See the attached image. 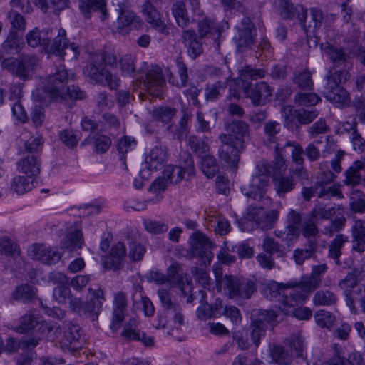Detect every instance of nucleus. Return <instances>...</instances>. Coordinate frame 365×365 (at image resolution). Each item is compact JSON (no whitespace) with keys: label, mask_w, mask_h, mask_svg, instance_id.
I'll use <instances>...</instances> for the list:
<instances>
[{"label":"nucleus","mask_w":365,"mask_h":365,"mask_svg":"<svg viewBox=\"0 0 365 365\" xmlns=\"http://www.w3.org/2000/svg\"><path fill=\"white\" fill-rule=\"evenodd\" d=\"M115 68L117 66V58L111 53L101 51L91 53L88 64L83 68V74L89 78L91 83L108 86L115 90L120 86V78L113 74L104 66Z\"/></svg>","instance_id":"nucleus-1"},{"label":"nucleus","mask_w":365,"mask_h":365,"mask_svg":"<svg viewBox=\"0 0 365 365\" xmlns=\"http://www.w3.org/2000/svg\"><path fill=\"white\" fill-rule=\"evenodd\" d=\"M70 78L64 65L59 64L46 78L44 86L32 92L35 101L45 104L64 100L65 84Z\"/></svg>","instance_id":"nucleus-2"},{"label":"nucleus","mask_w":365,"mask_h":365,"mask_svg":"<svg viewBox=\"0 0 365 365\" xmlns=\"http://www.w3.org/2000/svg\"><path fill=\"white\" fill-rule=\"evenodd\" d=\"M264 76V71L262 69H255L250 66L242 68L240 78L242 81V91L246 97L250 98L255 106L264 104L265 99L272 96L270 86L264 81L252 84L249 80H256Z\"/></svg>","instance_id":"nucleus-3"},{"label":"nucleus","mask_w":365,"mask_h":365,"mask_svg":"<svg viewBox=\"0 0 365 365\" xmlns=\"http://www.w3.org/2000/svg\"><path fill=\"white\" fill-rule=\"evenodd\" d=\"M349 76V72L345 69L335 71L329 70L325 76L327 83L324 85V97L337 107L349 105V95L341 84L346 83Z\"/></svg>","instance_id":"nucleus-4"},{"label":"nucleus","mask_w":365,"mask_h":365,"mask_svg":"<svg viewBox=\"0 0 365 365\" xmlns=\"http://www.w3.org/2000/svg\"><path fill=\"white\" fill-rule=\"evenodd\" d=\"M38 63L35 55L22 54L19 58L0 56V67L22 81L31 78L32 72Z\"/></svg>","instance_id":"nucleus-5"},{"label":"nucleus","mask_w":365,"mask_h":365,"mask_svg":"<svg viewBox=\"0 0 365 365\" xmlns=\"http://www.w3.org/2000/svg\"><path fill=\"white\" fill-rule=\"evenodd\" d=\"M139 71L145 72V76H141L140 80L143 88L153 97L161 98L163 94L161 88L165 85V79L160 67L158 65L148 66L146 63H143Z\"/></svg>","instance_id":"nucleus-6"},{"label":"nucleus","mask_w":365,"mask_h":365,"mask_svg":"<svg viewBox=\"0 0 365 365\" xmlns=\"http://www.w3.org/2000/svg\"><path fill=\"white\" fill-rule=\"evenodd\" d=\"M293 289L284 294L282 305L280 309L286 315H293L297 319L307 320L312 317V311L307 307H299L297 305L304 302L309 297H299L301 289L292 287Z\"/></svg>","instance_id":"nucleus-7"},{"label":"nucleus","mask_w":365,"mask_h":365,"mask_svg":"<svg viewBox=\"0 0 365 365\" xmlns=\"http://www.w3.org/2000/svg\"><path fill=\"white\" fill-rule=\"evenodd\" d=\"M189 242L191 257L199 259L201 265H210L214 257L212 250L215 245L199 232H195L191 235Z\"/></svg>","instance_id":"nucleus-8"},{"label":"nucleus","mask_w":365,"mask_h":365,"mask_svg":"<svg viewBox=\"0 0 365 365\" xmlns=\"http://www.w3.org/2000/svg\"><path fill=\"white\" fill-rule=\"evenodd\" d=\"M53 31L50 29L39 31L37 28L30 31L26 36L28 45L32 48L41 47L47 53L58 50L61 44V38H53Z\"/></svg>","instance_id":"nucleus-9"},{"label":"nucleus","mask_w":365,"mask_h":365,"mask_svg":"<svg viewBox=\"0 0 365 365\" xmlns=\"http://www.w3.org/2000/svg\"><path fill=\"white\" fill-rule=\"evenodd\" d=\"M223 283L231 299H249L256 291L255 284L252 281L233 275H225Z\"/></svg>","instance_id":"nucleus-10"},{"label":"nucleus","mask_w":365,"mask_h":365,"mask_svg":"<svg viewBox=\"0 0 365 365\" xmlns=\"http://www.w3.org/2000/svg\"><path fill=\"white\" fill-rule=\"evenodd\" d=\"M327 269L326 264L314 265L310 275L303 276L299 282H289L287 285L300 289L299 297H309L310 294L320 286L321 276L325 274Z\"/></svg>","instance_id":"nucleus-11"},{"label":"nucleus","mask_w":365,"mask_h":365,"mask_svg":"<svg viewBox=\"0 0 365 365\" xmlns=\"http://www.w3.org/2000/svg\"><path fill=\"white\" fill-rule=\"evenodd\" d=\"M278 217L279 212L277 210L266 212L262 207L250 206L247 209L246 219L242 226L254 222L261 230H267L274 227Z\"/></svg>","instance_id":"nucleus-12"},{"label":"nucleus","mask_w":365,"mask_h":365,"mask_svg":"<svg viewBox=\"0 0 365 365\" xmlns=\"http://www.w3.org/2000/svg\"><path fill=\"white\" fill-rule=\"evenodd\" d=\"M225 133L220 135L228 137V141L245 148V144L250 140L249 125L245 121L234 120L232 122H226L224 124Z\"/></svg>","instance_id":"nucleus-13"},{"label":"nucleus","mask_w":365,"mask_h":365,"mask_svg":"<svg viewBox=\"0 0 365 365\" xmlns=\"http://www.w3.org/2000/svg\"><path fill=\"white\" fill-rule=\"evenodd\" d=\"M158 295L163 308L164 314L167 317H171L174 323L182 326L184 324L182 308L179 304L172 299L170 292L165 289H161L158 291Z\"/></svg>","instance_id":"nucleus-14"},{"label":"nucleus","mask_w":365,"mask_h":365,"mask_svg":"<svg viewBox=\"0 0 365 365\" xmlns=\"http://www.w3.org/2000/svg\"><path fill=\"white\" fill-rule=\"evenodd\" d=\"M195 173V167L192 158L187 156L184 165H168L163 172V177L173 183H178L183 179L188 178Z\"/></svg>","instance_id":"nucleus-15"},{"label":"nucleus","mask_w":365,"mask_h":365,"mask_svg":"<svg viewBox=\"0 0 365 365\" xmlns=\"http://www.w3.org/2000/svg\"><path fill=\"white\" fill-rule=\"evenodd\" d=\"M29 255L34 260L45 264H56L61 258V254L43 244H33L28 250Z\"/></svg>","instance_id":"nucleus-16"},{"label":"nucleus","mask_w":365,"mask_h":365,"mask_svg":"<svg viewBox=\"0 0 365 365\" xmlns=\"http://www.w3.org/2000/svg\"><path fill=\"white\" fill-rule=\"evenodd\" d=\"M118 16L116 21V29L121 34H128L133 29H138L143 21L140 17L129 9H124L119 4Z\"/></svg>","instance_id":"nucleus-17"},{"label":"nucleus","mask_w":365,"mask_h":365,"mask_svg":"<svg viewBox=\"0 0 365 365\" xmlns=\"http://www.w3.org/2000/svg\"><path fill=\"white\" fill-rule=\"evenodd\" d=\"M228 137L219 135L218 138L221 143L218 156L220 159L230 165H235L240 160V153L244 150L241 147L228 141Z\"/></svg>","instance_id":"nucleus-18"},{"label":"nucleus","mask_w":365,"mask_h":365,"mask_svg":"<svg viewBox=\"0 0 365 365\" xmlns=\"http://www.w3.org/2000/svg\"><path fill=\"white\" fill-rule=\"evenodd\" d=\"M287 150H289L290 152L292 162L296 165V168L293 170V173L302 180H307L308 173L303 166L304 161L303 154H304V151L302 145L296 142L288 141L282 148V151H284V153Z\"/></svg>","instance_id":"nucleus-19"},{"label":"nucleus","mask_w":365,"mask_h":365,"mask_svg":"<svg viewBox=\"0 0 365 365\" xmlns=\"http://www.w3.org/2000/svg\"><path fill=\"white\" fill-rule=\"evenodd\" d=\"M237 29V36L234 37V40L237 50L242 52L245 48L250 47L253 43L255 27L250 18L245 16L242 18Z\"/></svg>","instance_id":"nucleus-20"},{"label":"nucleus","mask_w":365,"mask_h":365,"mask_svg":"<svg viewBox=\"0 0 365 365\" xmlns=\"http://www.w3.org/2000/svg\"><path fill=\"white\" fill-rule=\"evenodd\" d=\"M88 291L92 297L84 303L83 317H88L92 321H95L98 319L102 309V305L106 301L105 293L101 289L96 290L89 289Z\"/></svg>","instance_id":"nucleus-21"},{"label":"nucleus","mask_w":365,"mask_h":365,"mask_svg":"<svg viewBox=\"0 0 365 365\" xmlns=\"http://www.w3.org/2000/svg\"><path fill=\"white\" fill-rule=\"evenodd\" d=\"M63 337L61 339V346L71 350L80 348L81 346V334L79 326L68 322L63 323Z\"/></svg>","instance_id":"nucleus-22"},{"label":"nucleus","mask_w":365,"mask_h":365,"mask_svg":"<svg viewBox=\"0 0 365 365\" xmlns=\"http://www.w3.org/2000/svg\"><path fill=\"white\" fill-rule=\"evenodd\" d=\"M269 182L268 177L253 175L249 185L242 187V192L249 198L259 200L266 192Z\"/></svg>","instance_id":"nucleus-23"},{"label":"nucleus","mask_w":365,"mask_h":365,"mask_svg":"<svg viewBox=\"0 0 365 365\" xmlns=\"http://www.w3.org/2000/svg\"><path fill=\"white\" fill-rule=\"evenodd\" d=\"M56 38H61V44L58 50L52 51V54H55L60 58V61L63 59L64 56H67L71 60H76L80 54V48L76 43H69L66 38V32L63 29H59Z\"/></svg>","instance_id":"nucleus-24"},{"label":"nucleus","mask_w":365,"mask_h":365,"mask_svg":"<svg viewBox=\"0 0 365 365\" xmlns=\"http://www.w3.org/2000/svg\"><path fill=\"white\" fill-rule=\"evenodd\" d=\"M126 295L123 292H118L114 295L113 318L110 325L113 331H116L124 320V314L127 308Z\"/></svg>","instance_id":"nucleus-25"},{"label":"nucleus","mask_w":365,"mask_h":365,"mask_svg":"<svg viewBox=\"0 0 365 365\" xmlns=\"http://www.w3.org/2000/svg\"><path fill=\"white\" fill-rule=\"evenodd\" d=\"M279 11L284 19L297 18L301 26L306 30L305 20L307 18V10L301 5L294 6L287 1L280 0L279 1Z\"/></svg>","instance_id":"nucleus-26"},{"label":"nucleus","mask_w":365,"mask_h":365,"mask_svg":"<svg viewBox=\"0 0 365 365\" xmlns=\"http://www.w3.org/2000/svg\"><path fill=\"white\" fill-rule=\"evenodd\" d=\"M151 1L146 0L142 6V12L147 22L164 35H168L169 30L165 23L161 20L160 13L155 9Z\"/></svg>","instance_id":"nucleus-27"},{"label":"nucleus","mask_w":365,"mask_h":365,"mask_svg":"<svg viewBox=\"0 0 365 365\" xmlns=\"http://www.w3.org/2000/svg\"><path fill=\"white\" fill-rule=\"evenodd\" d=\"M18 171L35 180L41 172V160L38 155H27L17 163Z\"/></svg>","instance_id":"nucleus-28"},{"label":"nucleus","mask_w":365,"mask_h":365,"mask_svg":"<svg viewBox=\"0 0 365 365\" xmlns=\"http://www.w3.org/2000/svg\"><path fill=\"white\" fill-rule=\"evenodd\" d=\"M79 9L85 17H89L92 12L97 13L102 21L108 17L106 0H79Z\"/></svg>","instance_id":"nucleus-29"},{"label":"nucleus","mask_w":365,"mask_h":365,"mask_svg":"<svg viewBox=\"0 0 365 365\" xmlns=\"http://www.w3.org/2000/svg\"><path fill=\"white\" fill-rule=\"evenodd\" d=\"M319 249L318 240H310L302 247L294 250L292 259L297 265H302L306 260L315 259Z\"/></svg>","instance_id":"nucleus-30"},{"label":"nucleus","mask_w":365,"mask_h":365,"mask_svg":"<svg viewBox=\"0 0 365 365\" xmlns=\"http://www.w3.org/2000/svg\"><path fill=\"white\" fill-rule=\"evenodd\" d=\"M126 249L123 243L118 242L111 248L110 255L104 262L106 268L119 270L123 267V261L125 257Z\"/></svg>","instance_id":"nucleus-31"},{"label":"nucleus","mask_w":365,"mask_h":365,"mask_svg":"<svg viewBox=\"0 0 365 365\" xmlns=\"http://www.w3.org/2000/svg\"><path fill=\"white\" fill-rule=\"evenodd\" d=\"M166 160V153L161 148L155 147L146 156L144 168L141 173L145 172V169L148 170H156L163 168L164 163Z\"/></svg>","instance_id":"nucleus-32"},{"label":"nucleus","mask_w":365,"mask_h":365,"mask_svg":"<svg viewBox=\"0 0 365 365\" xmlns=\"http://www.w3.org/2000/svg\"><path fill=\"white\" fill-rule=\"evenodd\" d=\"M217 114L215 111L210 110L209 113H203L200 110L196 113L197 125L195 130L197 133H210L215 126Z\"/></svg>","instance_id":"nucleus-33"},{"label":"nucleus","mask_w":365,"mask_h":365,"mask_svg":"<svg viewBox=\"0 0 365 365\" xmlns=\"http://www.w3.org/2000/svg\"><path fill=\"white\" fill-rule=\"evenodd\" d=\"M352 250L362 253L365 251V222L356 220L351 228Z\"/></svg>","instance_id":"nucleus-34"},{"label":"nucleus","mask_w":365,"mask_h":365,"mask_svg":"<svg viewBox=\"0 0 365 365\" xmlns=\"http://www.w3.org/2000/svg\"><path fill=\"white\" fill-rule=\"evenodd\" d=\"M192 119V115L186 110H182V115L181 116L178 125L173 127L169 125L168 130L173 134V138L179 140H182L185 138L189 132L190 126L189 123Z\"/></svg>","instance_id":"nucleus-35"},{"label":"nucleus","mask_w":365,"mask_h":365,"mask_svg":"<svg viewBox=\"0 0 365 365\" xmlns=\"http://www.w3.org/2000/svg\"><path fill=\"white\" fill-rule=\"evenodd\" d=\"M83 237L82 232L75 228L69 232L61 242V247L71 252L76 251L82 247L83 245Z\"/></svg>","instance_id":"nucleus-36"},{"label":"nucleus","mask_w":365,"mask_h":365,"mask_svg":"<svg viewBox=\"0 0 365 365\" xmlns=\"http://www.w3.org/2000/svg\"><path fill=\"white\" fill-rule=\"evenodd\" d=\"M198 21L199 34L201 37L212 36L215 49L220 48V31L214 26V22L207 17Z\"/></svg>","instance_id":"nucleus-37"},{"label":"nucleus","mask_w":365,"mask_h":365,"mask_svg":"<svg viewBox=\"0 0 365 365\" xmlns=\"http://www.w3.org/2000/svg\"><path fill=\"white\" fill-rule=\"evenodd\" d=\"M292 289V287L287 285V283L282 284L272 282L264 287V295L267 299L271 301L278 299V301L280 302V307L282 305L284 294Z\"/></svg>","instance_id":"nucleus-38"},{"label":"nucleus","mask_w":365,"mask_h":365,"mask_svg":"<svg viewBox=\"0 0 365 365\" xmlns=\"http://www.w3.org/2000/svg\"><path fill=\"white\" fill-rule=\"evenodd\" d=\"M324 53L332 61L334 66L336 67L344 65V69L348 68V55L343 51L342 48L336 46L327 44L324 48Z\"/></svg>","instance_id":"nucleus-39"},{"label":"nucleus","mask_w":365,"mask_h":365,"mask_svg":"<svg viewBox=\"0 0 365 365\" xmlns=\"http://www.w3.org/2000/svg\"><path fill=\"white\" fill-rule=\"evenodd\" d=\"M167 279L180 289H183L185 284H190L187 274L181 270L178 264H173L168 268Z\"/></svg>","instance_id":"nucleus-40"},{"label":"nucleus","mask_w":365,"mask_h":365,"mask_svg":"<svg viewBox=\"0 0 365 365\" xmlns=\"http://www.w3.org/2000/svg\"><path fill=\"white\" fill-rule=\"evenodd\" d=\"M269 355L278 365H290L293 359V353L279 345H273L269 349Z\"/></svg>","instance_id":"nucleus-41"},{"label":"nucleus","mask_w":365,"mask_h":365,"mask_svg":"<svg viewBox=\"0 0 365 365\" xmlns=\"http://www.w3.org/2000/svg\"><path fill=\"white\" fill-rule=\"evenodd\" d=\"M34 179L27 176L16 175L11 180V190L18 195H23L33 189L34 187Z\"/></svg>","instance_id":"nucleus-42"},{"label":"nucleus","mask_w":365,"mask_h":365,"mask_svg":"<svg viewBox=\"0 0 365 365\" xmlns=\"http://www.w3.org/2000/svg\"><path fill=\"white\" fill-rule=\"evenodd\" d=\"M172 10L176 23L180 27L186 28L195 21V19H191L187 16V12L184 2H176L173 4Z\"/></svg>","instance_id":"nucleus-43"},{"label":"nucleus","mask_w":365,"mask_h":365,"mask_svg":"<svg viewBox=\"0 0 365 365\" xmlns=\"http://www.w3.org/2000/svg\"><path fill=\"white\" fill-rule=\"evenodd\" d=\"M41 321L33 313L28 312L20 317L19 324L15 327V331L20 334H26L33 330L36 326L40 327Z\"/></svg>","instance_id":"nucleus-44"},{"label":"nucleus","mask_w":365,"mask_h":365,"mask_svg":"<svg viewBox=\"0 0 365 365\" xmlns=\"http://www.w3.org/2000/svg\"><path fill=\"white\" fill-rule=\"evenodd\" d=\"M295 182L292 177L289 176H275L274 177V186L277 195L283 197L284 195L291 192L295 187Z\"/></svg>","instance_id":"nucleus-45"},{"label":"nucleus","mask_w":365,"mask_h":365,"mask_svg":"<svg viewBox=\"0 0 365 365\" xmlns=\"http://www.w3.org/2000/svg\"><path fill=\"white\" fill-rule=\"evenodd\" d=\"M363 168L362 161H356L345 172L344 183L346 185L354 187L361 183V170Z\"/></svg>","instance_id":"nucleus-46"},{"label":"nucleus","mask_w":365,"mask_h":365,"mask_svg":"<svg viewBox=\"0 0 365 365\" xmlns=\"http://www.w3.org/2000/svg\"><path fill=\"white\" fill-rule=\"evenodd\" d=\"M356 363L352 364L342 354L341 349L335 344L332 356L324 362V365H362L363 359L359 354L355 355Z\"/></svg>","instance_id":"nucleus-47"},{"label":"nucleus","mask_w":365,"mask_h":365,"mask_svg":"<svg viewBox=\"0 0 365 365\" xmlns=\"http://www.w3.org/2000/svg\"><path fill=\"white\" fill-rule=\"evenodd\" d=\"M207 138L192 135L188 138V145L190 150L199 158L210 153V148Z\"/></svg>","instance_id":"nucleus-48"},{"label":"nucleus","mask_w":365,"mask_h":365,"mask_svg":"<svg viewBox=\"0 0 365 365\" xmlns=\"http://www.w3.org/2000/svg\"><path fill=\"white\" fill-rule=\"evenodd\" d=\"M349 242V237L342 234L337 235L329 245V257L335 261L336 264H340L339 257L341 255V248L346 242Z\"/></svg>","instance_id":"nucleus-49"},{"label":"nucleus","mask_w":365,"mask_h":365,"mask_svg":"<svg viewBox=\"0 0 365 365\" xmlns=\"http://www.w3.org/2000/svg\"><path fill=\"white\" fill-rule=\"evenodd\" d=\"M177 110L168 106H160L155 108L151 112L153 120L164 124H169L176 115Z\"/></svg>","instance_id":"nucleus-50"},{"label":"nucleus","mask_w":365,"mask_h":365,"mask_svg":"<svg viewBox=\"0 0 365 365\" xmlns=\"http://www.w3.org/2000/svg\"><path fill=\"white\" fill-rule=\"evenodd\" d=\"M349 207L355 213H364L365 194L359 190H352L349 195Z\"/></svg>","instance_id":"nucleus-51"},{"label":"nucleus","mask_w":365,"mask_h":365,"mask_svg":"<svg viewBox=\"0 0 365 365\" xmlns=\"http://www.w3.org/2000/svg\"><path fill=\"white\" fill-rule=\"evenodd\" d=\"M292 82L302 89H312V73L307 69L297 71L294 73Z\"/></svg>","instance_id":"nucleus-52"},{"label":"nucleus","mask_w":365,"mask_h":365,"mask_svg":"<svg viewBox=\"0 0 365 365\" xmlns=\"http://www.w3.org/2000/svg\"><path fill=\"white\" fill-rule=\"evenodd\" d=\"M19 245L8 236L0 237V254L13 257L20 255Z\"/></svg>","instance_id":"nucleus-53"},{"label":"nucleus","mask_w":365,"mask_h":365,"mask_svg":"<svg viewBox=\"0 0 365 365\" xmlns=\"http://www.w3.org/2000/svg\"><path fill=\"white\" fill-rule=\"evenodd\" d=\"M337 302V296L329 290L317 291L313 297V302L317 306H331Z\"/></svg>","instance_id":"nucleus-54"},{"label":"nucleus","mask_w":365,"mask_h":365,"mask_svg":"<svg viewBox=\"0 0 365 365\" xmlns=\"http://www.w3.org/2000/svg\"><path fill=\"white\" fill-rule=\"evenodd\" d=\"M227 88L226 81H217L213 84L207 85L205 96L207 101H215L225 93Z\"/></svg>","instance_id":"nucleus-55"},{"label":"nucleus","mask_w":365,"mask_h":365,"mask_svg":"<svg viewBox=\"0 0 365 365\" xmlns=\"http://www.w3.org/2000/svg\"><path fill=\"white\" fill-rule=\"evenodd\" d=\"M38 331L51 341H55L61 334L59 324L53 322L41 321Z\"/></svg>","instance_id":"nucleus-56"},{"label":"nucleus","mask_w":365,"mask_h":365,"mask_svg":"<svg viewBox=\"0 0 365 365\" xmlns=\"http://www.w3.org/2000/svg\"><path fill=\"white\" fill-rule=\"evenodd\" d=\"M200 158H201L202 171L207 178H212L218 171L216 159L210 153Z\"/></svg>","instance_id":"nucleus-57"},{"label":"nucleus","mask_w":365,"mask_h":365,"mask_svg":"<svg viewBox=\"0 0 365 365\" xmlns=\"http://www.w3.org/2000/svg\"><path fill=\"white\" fill-rule=\"evenodd\" d=\"M319 192L318 197L320 198H330L336 196L339 198H343L344 196L340 191V185L335 183L317 184Z\"/></svg>","instance_id":"nucleus-58"},{"label":"nucleus","mask_w":365,"mask_h":365,"mask_svg":"<svg viewBox=\"0 0 365 365\" xmlns=\"http://www.w3.org/2000/svg\"><path fill=\"white\" fill-rule=\"evenodd\" d=\"M135 56L131 54L123 56L119 59L120 68L123 76H133L136 71L135 68Z\"/></svg>","instance_id":"nucleus-59"},{"label":"nucleus","mask_w":365,"mask_h":365,"mask_svg":"<svg viewBox=\"0 0 365 365\" xmlns=\"http://www.w3.org/2000/svg\"><path fill=\"white\" fill-rule=\"evenodd\" d=\"M316 223L317 221L309 215L304 217L302 233L303 237L307 238V241L310 240H317L316 236L319 232Z\"/></svg>","instance_id":"nucleus-60"},{"label":"nucleus","mask_w":365,"mask_h":365,"mask_svg":"<svg viewBox=\"0 0 365 365\" xmlns=\"http://www.w3.org/2000/svg\"><path fill=\"white\" fill-rule=\"evenodd\" d=\"M300 232L301 230L299 227L287 225L284 230L276 231L275 235L283 242L289 245L290 242L298 239L300 235Z\"/></svg>","instance_id":"nucleus-61"},{"label":"nucleus","mask_w":365,"mask_h":365,"mask_svg":"<svg viewBox=\"0 0 365 365\" xmlns=\"http://www.w3.org/2000/svg\"><path fill=\"white\" fill-rule=\"evenodd\" d=\"M319 113L316 109L308 110L305 109H296L293 111V118L301 125H307L312 123Z\"/></svg>","instance_id":"nucleus-62"},{"label":"nucleus","mask_w":365,"mask_h":365,"mask_svg":"<svg viewBox=\"0 0 365 365\" xmlns=\"http://www.w3.org/2000/svg\"><path fill=\"white\" fill-rule=\"evenodd\" d=\"M320 101V98L314 93H297L294 96V102L300 106H313Z\"/></svg>","instance_id":"nucleus-63"},{"label":"nucleus","mask_w":365,"mask_h":365,"mask_svg":"<svg viewBox=\"0 0 365 365\" xmlns=\"http://www.w3.org/2000/svg\"><path fill=\"white\" fill-rule=\"evenodd\" d=\"M91 138L97 153H106L111 145V140L108 136L96 133Z\"/></svg>","instance_id":"nucleus-64"}]
</instances>
